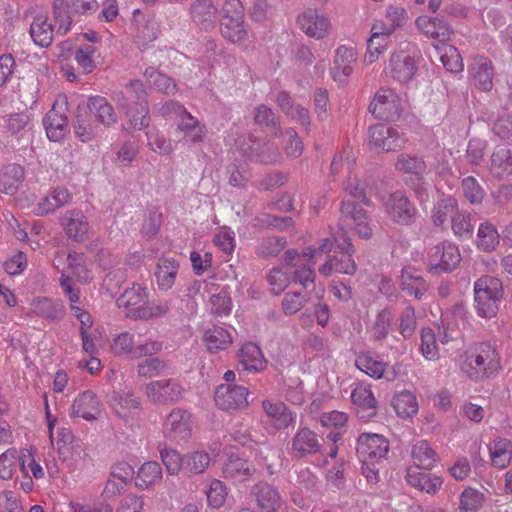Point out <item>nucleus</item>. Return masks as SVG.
Instances as JSON below:
<instances>
[{
	"label": "nucleus",
	"mask_w": 512,
	"mask_h": 512,
	"mask_svg": "<svg viewBox=\"0 0 512 512\" xmlns=\"http://www.w3.org/2000/svg\"><path fill=\"white\" fill-rule=\"evenodd\" d=\"M29 21L31 39L40 47H48L56 35L66 34L72 23L67 5L62 0L55 1L52 16L44 10L35 9L29 14Z\"/></svg>",
	"instance_id": "f257e3e1"
},
{
	"label": "nucleus",
	"mask_w": 512,
	"mask_h": 512,
	"mask_svg": "<svg viewBox=\"0 0 512 512\" xmlns=\"http://www.w3.org/2000/svg\"><path fill=\"white\" fill-rule=\"evenodd\" d=\"M459 366L470 379L479 380L496 375L501 369V357L489 342L475 343L459 357Z\"/></svg>",
	"instance_id": "f03ea898"
},
{
	"label": "nucleus",
	"mask_w": 512,
	"mask_h": 512,
	"mask_svg": "<svg viewBox=\"0 0 512 512\" xmlns=\"http://www.w3.org/2000/svg\"><path fill=\"white\" fill-rule=\"evenodd\" d=\"M421 54L415 45L401 43L390 55L385 73L399 83H408L414 79L419 69Z\"/></svg>",
	"instance_id": "7ed1b4c3"
},
{
	"label": "nucleus",
	"mask_w": 512,
	"mask_h": 512,
	"mask_svg": "<svg viewBox=\"0 0 512 512\" xmlns=\"http://www.w3.org/2000/svg\"><path fill=\"white\" fill-rule=\"evenodd\" d=\"M220 31L232 43L241 44L246 40L248 30L244 24V8L240 0H226L224 3Z\"/></svg>",
	"instance_id": "20e7f679"
},
{
	"label": "nucleus",
	"mask_w": 512,
	"mask_h": 512,
	"mask_svg": "<svg viewBox=\"0 0 512 512\" xmlns=\"http://www.w3.org/2000/svg\"><path fill=\"white\" fill-rule=\"evenodd\" d=\"M389 219L401 226H411L416 222L418 210L414 203L402 191L390 193L383 202Z\"/></svg>",
	"instance_id": "39448f33"
},
{
	"label": "nucleus",
	"mask_w": 512,
	"mask_h": 512,
	"mask_svg": "<svg viewBox=\"0 0 512 512\" xmlns=\"http://www.w3.org/2000/svg\"><path fill=\"white\" fill-rule=\"evenodd\" d=\"M371 114L383 121L393 122L400 118L403 111L402 100L390 88L379 89L369 105Z\"/></svg>",
	"instance_id": "423d86ee"
},
{
	"label": "nucleus",
	"mask_w": 512,
	"mask_h": 512,
	"mask_svg": "<svg viewBox=\"0 0 512 512\" xmlns=\"http://www.w3.org/2000/svg\"><path fill=\"white\" fill-rule=\"evenodd\" d=\"M339 227L350 228L364 239H369L373 233L368 214L359 204L352 201H342Z\"/></svg>",
	"instance_id": "0eeeda50"
},
{
	"label": "nucleus",
	"mask_w": 512,
	"mask_h": 512,
	"mask_svg": "<svg viewBox=\"0 0 512 512\" xmlns=\"http://www.w3.org/2000/svg\"><path fill=\"white\" fill-rule=\"evenodd\" d=\"M390 443L377 433H362L357 439L356 451L362 463H380L387 457Z\"/></svg>",
	"instance_id": "6e6552de"
},
{
	"label": "nucleus",
	"mask_w": 512,
	"mask_h": 512,
	"mask_svg": "<svg viewBox=\"0 0 512 512\" xmlns=\"http://www.w3.org/2000/svg\"><path fill=\"white\" fill-rule=\"evenodd\" d=\"M358 60V53L354 47L340 45L334 52L329 73L333 81L339 86L347 85L350 76L354 72V66Z\"/></svg>",
	"instance_id": "1a4fd4ad"
},
{
	"label": "nucleus",
	"mask_w": 512,
	"mask_h": 512,
	"mask_svg": "<svg viewBox=\"0 0 512 512\" xmlns=\"http://www.w3.org/2000/svg\"><path fill=\"white\" fill-rule=\"evenodd\" d=\"M299 29L308 37L316 40L326 38L332 30L329 16L318 9H307L297 17Z\"/></svg>",
	"instance_id": "9d476101"
},
{
	"label": "nucleus",
	"mask_w": 512,
	"mask_h": 512,
	"mask_svg": "<svg viewBox=\"0 0 512 512\" xmlns=\"http://www.w3.org/2000/svg\"><path fill=\"white\" fill-rule=\"evenodd\" d=\"M249 390L236 384H221L215 391L216 405L224 411H241L248 407Z\"/></svg>",
	"instance_id": "9b49d317"
},
{
	"label": "nucleus",
	"mask_w": 512,
	"mask_h": 512,
	"mask_svg": "<svg viewBox=\"0 0 512 512\" xmlns=\"http://www.w3.org/2000/svg\"><path fill=\"white\" fill-rule=\"evenodd\" d=\"M146 92L143 84L139 80L131 81L123 91L115 95V101L122 108H127L128 113L133 109V106H140L139 117L135 119L134 126L147 127L149 125L147 118V109L141 103L144 101Z\"/></svg>",
	"instance_id": "f8f14e48"
},
{
	"label": "nucleus",
	"mask_w": 512,
	"mask_h": 512,
	"mask_svg": "<svg viewBox=\"0 0 512 512\" xmlns=\"http://www.w3.org/2000/svg\"><path fill=\"white\" fill-rule=\"evenodd\" d=\"M145 393L152 402L167 404L179 401L184 396L185 389L179 380L167 378L148 383Z\"/></svg>",
	"instance_id": "ddd939ff"
},
{
	"label": "nucleus",
	"mask_w": 512,
	"mask_h": 512,
	"mask_svg": "<svg viewBox=\"0 0 512 512\" xmlns=\"http://www.w3.org/2000/svg\"><path fill=\"white\" fill-rule=\"evenodd\" d=\"M68 239L84 243L90 239L92 228L88 218L80 209L67 210L59 219Z\"/></svg>",
	"instance_id": "4468645a"
},
{
	"label": "nucleus",
	"mask_w": 512,
	"mask_h": 512,
	"mask_svg": "<svg viewBox=\"0 0 512 512\" xmlns=\"http://www.w3.org/2000/svg\"><path fill=\"white\" fill-rule=\"evenodd\" d=\"M458 247L449 241L434 246L429 253V270L433 272H450L460 263Z\"/></svg>",
	"instance_id": "2eb2a0df"
},
{
	"label": "nucleus",
	"mask_w": 512,
	"mask_h": 512,
	"mask_svg": "<svg viewBox=\"0 0 512 512\" xmlns=\"http://www.w3.org/2000/svg\"><path fill=\"white\" fill-rule=\"evenodd\" d=\"M164 436L174 442L187 441L192 435L191 415L181 408L173 409L163 424Z\"/></svg>",
	"instance_id": "dca6fc26"
},
{
	"label": "nucleus",
	"mask_w": 512,
	"mask_h": 512,
	"mask_svg": "<svg viewBox=\"0 0 512 512\" xmlns=\"http://www.w3.org/2000/svg\"><path fill=\"white\" fill-rule=\"evenodd\" d=\"M101 412L102 403L97 395L91 390H86L74 399L69 415L72 418L78 417L86 421H94L100 417Z\"/></svg>",
	"instance_id": "f3484780"
},
{
	"label": "nucleus",
	"mask_w": 512,
	"mask_h": 512,
	"mask_svg": "<svg viewBox=\"0 0 512 512\" xmlns=\"http://www.w3.org/2000/svg\"><path fill=\"white\" fill-rule=\"evenodd\" d=\"M249 141L246 143L245 140H237V146L244 155L250 158H256V160L265 164H274L281 158V154L278 148L271 143L259 144V141L252 139L249 135Z\"/></svg>",
	"instance_id": "a211bd4d"
},
{
	"label": "nucleus",
	"mask_w": 512,
	"mask_h": 512,
	"mask_svg": "<svg viewBox=\"0 0 512 512\" xmlns=\"http://www.w3.org/2000/svg\"><path fill=\"white\" fill-rule=\"evenodd\" d=\"M251 497L263 512H276L282 505V497L276 487L267 482H258L251 488Z\"/></svg>",
	"instance_id": "6ab92c4d"
},
{
	"label": "nucleus",
	"mask_w": 512,
	"mask_h": 512,
	"mask_svg": "<svg viewBox=\"0 0 512 512\" xmlns=\"http://www.w3.org/2000/svg\"><path fill=\"white\" fill-rule=\"evenodd\" d=\"M355 366L361 372L376 380L381 378L392 380L394 378V372L388 370V363L384 362L379 356L369 352L357 355Z\"/></svg>",
	"instance_id": "aec40b11"
},
{
	"label": "nucleus",
	"mask_w": 512,
	"mask_h": 512,
	"mask_svg": "<svg viewBox=\"0 0 512 512\" xmlns=\"http://www.w3.org/2000/svg\"><path fill=\"white\" fill-rule=\"evenodd\" d=\"M320 448L317 434L306 427L299 429L292 438L291 454L296 458L314 455Z\"/></svg>",
	"instance_id": "412c9836"
},
{
	"label": "nucleus",
	"mask_w": 512,
	"mask_h": 512,
	"mask_svg": "<svg viewBox=\"0 0 512 512\" xmlns=\"http://www.w3.org/2000/svg\"><path fill=\"white\" fill-rule=\"evenodd\" d=\"M400 288L409 296L420 300L428 291V284L420 271L408 266L404 267L401 271Z\"/></svg>",
	"instance_id": "4be33fe9"
},
{
	"label": "nucleus",
	"mask_w": 512,
	"mask_h": 512,
	"mask_svg": "<svg viewBox=\"0 0 512 512\" xmlns=\"http://www.w3.org/2000/svg\"><path fill=\"white\" fill-rule=\"evenodd\" d=\"M417 28L428 38L436 40V44H443L451 39L452 30L438 18L420 16L416 20Z\"/></svg>",
	"instance_id": "5701e85b"
},
{
	"label": "nucleus",
	"mask_w": 512,
	"mask_h": 512,
	"mask_svg": "<svg viewBox=\"0 0 512 512\" xmlns=\"http://www.w3.org/2000/svg\"><path fill=\"white\" fill-rule=\"evenodd\" d=\"M149 292L146 287L134 283L131 287L126 288L124 292L117 298L116 304L118 308L126 310V317L131 319L133 310L141 309L148 299Z\"/></svg>",
	"instance_id": "b1692460"
},
{
	"label": "nucleus",
	"mask_w": 512,
	"mask_h": 512,
	"mask_svg": "<svg viewBox=\"0 0 512 512\" xmlns=\"http://www.w3.org/2000/svg\"><path fill=\"white\" fill-rule=\"evenodd\" d=\"M238 365L244 371L260 372L266 367L261 349L254 343H245L238 352Z\"/></svg>",
	"instance_id": "393cba45"
},
{
	"label": "nucleus",
	"mask_w": 512,
	"mask_h": 512,
	"mask_svg": "<svg viewBox=\"0 0 512 512\" xmlns=\"http://www.w3.org/2000/svg\"><path fill=\"white\" fill-rule=\"evenodd\" d=\"M407 483L419 491L428 494L437 493L442 486V479L434 474L425 473L416 468H408L406 473Z\"/></svg>",
	"instance_id": "a878e982"
},
{
	"label": "nucleus",
	"mask_w": 512,
	"mask_h": 512,
	"mask_svg": "<svg viewBox=\"0 0 512 512\" xmlns=\"http://www.w3.org/2000/svg\"><path fill=\"white\" fill-rule=\"evenodd\" d=\"M254 472L255 469L253 465L236 455L228 456L222 469L223 476L234 482L246 481Z\"/></svg>",
	"instance_id": "bb28decb"
},
{
	"label": "nucleus",
	"mask_w": 512,
	"mask_h": 512,
	"mask_svg": "<svg viewBox=\"0 0 512 512\" xmlns=\"http://www.w3.org/2000/svg\"><path fill=\"white\" fill-rule=\"evenodd\" d=\"M178 270L179 263L174 258H159L155 270L158 288L162 291L171 289L175 283Z\"/></svg>",
	"instance_id": "cd10ccee"
},
{
	"label": "nucleus",
	"mask_w": 512,
	"mask_h": 512,
	"mask_svg": "<svg viewBox=\"0 0 512 512\" xmlns=\"http://www.w3.org/2000/svg\"><path fill=\"white\" fill-rule=\"evenodd\" d=\"M470 78L474 86L489 91L493 86V68L491 62L484 58H476L470 69Z\"/></svg>",
	"instance_id": "c85d7f7f"
},
{
	"label": "nucleus",
	"mask_w": 512,
	"mask_h": 512,
	"mask_svg": "<svg viewBox=\"0 0 512 512\" xmlns=\"http://www.w3.org/2000/svg\"><path fill=\"white\" fill-rule=\"evenodd\" d=\"M368 143L371 148L392 151L403 145L397 130H369Z\"/></svg>",
	"instance_id": "c756f323"
},
{
	"label": "nucleus",
	"mask_w": 512,
	"mask_h": 512,
	"mask_svg": "<svg viewBox=\"0 0 512 512\" xmlns=\"http://www.w3.org/2000/svg\"><path fill=\"white\" fill-rule=\"evenodd\" d=\"M353 404L358 406V414L361 418L371 417L376 414L377 401L370 387L358 384L351 393Z\"/></svg>",
	"instance_id": "7c9ffc66"
},
{
	"label": "nucleus",
	"mask_w": 512,
	"mask_h": 512,
	"mask_svg": "<svg viewBox=\"0 0 512 512\" xmlns=\"http://www.w3.org/2000/svg\"><path fill=\"white\" fill-rule=\"evenodd\" d=\"M26 462L24 452L15 448L8 449L0 455V478L11 479L18 468L26 472Z\"/></svg>",
	"instance_id": "2f4dec72"
},
{
	"label": "nucleus",
	"mask_w": 512,
	"mask_h": 512,
	"mask_svg": "<svg viewBox=\"0 0 512 512\" xmlns=\"http://www.w3.org/2000/svg\"><path fill=\"white\" fill-rule=\"evenodd\" d=\"M112 407L115 413L124 421L141 410L140 398L129 392H115L112 398Z\"/></svg>",
	"instance_id": "473e14b6"
},
{
	"label": "nucleus",
	"mask_w": 512,
	"mask_h": 512,
	"mask_svg": "<svg viewBox=\"0 0 512 512\" xmlns=\"http://www.w3.org/2000/svg\"><path fill=\"white\" fill-rule=\"evenodd\" d=\"M489 171L492 176L506 179L512 176V152L507 148H497L491 155Z\"/></svg>",
	"instance_id": "72a5a7b5"
},
{
	"label": "nucleus",
	"mask_w": 512,
	"mask_h": 512,
	"mask_svg": "<svg viewBox=\"0 0 512 512\" xmlns=\"http://www.w3.org/2000/svg\"><path fill=\"white\" fill-rule=\"evenodd\" d=\"M413 466L410 468L430 470L438 461L437 453L430 447L427 441L415 443L411 449Z\"/></svg>",
	"instance_id": "f704fd0d"
},
{
	"label": "nucleus",
	"mask_w": 512,
	"mask_h": 512,
	"mask_svg": "<svg viewBox=\"0 0 512 512\" xmlns=\"http://www.w3.org/2000/svg\"><path fill=\"white\" fill-rule=\"evenodd\" d=\"M31 311L36 316L49 321H58L64 315V307L61 303L46 297H37L31 303Z\"/></svg>",
	"instance_id": "c9c22d12"
},
{
	"label": "nucleus",
	"mask_w": 512,
	"mask_h": 512,
	"mask_svg": "<svg viewBox=\"0 0 512 512\" xmlns=\"http://www.w3.org/2000/svg\"><path fill=\"white\" fill-rule=\"evenodd\" d=\"M203 340L210 352H218L227 349L232 344L233 336L229 329L213 326L205 331Z\"/></svg>",
	"instance_id": "e433bc0d"
},
{
	"label": "nucleus",
	"mask_w": 512,
	"mask_h": 512,
	"mask_svg": "<svg viewBox=\"0 0 512 512\" xmlns=\"http://www.w3.org/2000/svg\"><path fill=\"white\" fill-rule=\"evenodd\" d=\"M267 417L276 429H284L293 421V415L283 402L273 403L265 400L262 403Z\"/></svg>",
	"instance_id": "4c0bfd02"
},
{
	"label": "nucleus",
	"mask_w": 512,
	"mask_h": 512,
	"mask_svg": "<svg viewBox=\"0 0 512 512\" xmlns=\"http://www.w3.org/2000/svg\"><path fill=\"white\" fill-rule=\"evenodd\" d=\"M162 479V468L155 461L145 462L137 471L135 477V486L146 490L160 482Z\"/></svg>",
	"instance_id": "58836bf2"
},
{
	"label": "nucleus",
	"mask_w": 512,
	"mask_h": 512,
	"mask_svg": "<svg viewBox=\"0 0 512 512\" xmlns=\"http://www.w3.org/2000/svg\"><path fill=\"white\" fill-rule=\"evenodd\" d=\"M24 179V168L19 164H9L0 176V192L13 195Z\"/></svg>",
	"instance_id": "ea45409f"
},
{
	"label": "nucleus",
	"mask_w": 512,
	"mask_h": 512,
	"mask_svg": "<svg viewBox=\"0 0 512 512\" xmlns=\"http://www.w3.org/2000/svg\"><path fill=\"white\" fill-rule=\"evenodd\" d=\"M433 46L439 55L441 63L448 71L452 73H459L463 71V59L457 48L446 44V42L441 45L434 44Z\"/></svg>",
	"instance_id": "a19ab883"
},
{
	"label": "nucleus",
	"mask_w": 512,
	"mask_h": 512,
	"mask_svg": "<svg viewBox=\"0 0 512 512\" xmlns=\"http://www.w3.org/2000/svg\"><path fill=\"white\" fill-rule=\"evenodd\" d=\"M491 464L495 468L504 469L512 460V443L507 439H498L489 446Z\"/></svg>",
	"instance_id": "79ce46f5"
},
{
	"label": "nucleus",
	"mask_w": 512,
	"mask_h": 512,
	"mask_svg": "<svg viewBox=\"0 0 512 512\" xmlns=\"http://www.w3.org/2000/svg\"><path fill=\"white\" fill-rule=\"evenodd\" d=\"M68 103L63 96L58 97L43 119L44 128H65L67 125Z\"/></svg>",
	"instance_id": "37998d69"
},
{
	"label": "nucleus",
	"mask_w": 512,
	"mask_h": 512,
	"mask_svg": "<svg viewBox=\"0 0 512 512\" xmlns=\"http://www.w3.org/2000/svg\"><path fill=\"white\" fill-rule=\"evenodd\" d=\"M88 107L97 119L98 124L111 126L116 122L114 110L105 98L100 96L91 97L89 99Z\"/></svg>",
	"instance_id": "c03bdc74"
},
{
	"label": "nucleus",
	"mask_w": 512,
	"mask_h": 512,
	"mask_svg": "<svg viewBox=\"0 0 512 512\" xmlns=\"http://www.w3.org/2000/svg\"><path fill=\"white\" fill-rule=\"evenodd\" d=\"M458 211V202L451 196L444 197L437 201L432 210L431 220L437 227L443 226L448 217L452 216Z\"/></svg>",
	"instance_id": "a18cd8bd"
},
{
	"label": "nucleus",
	"mask_w": 512,
	"mask_h": 512,
	"mask_svg": "<svg viewBox=\"0 0 512 512\" xmlns=\"http://www.w3.org/2000/svg\"><path fill=\"white\" fill-rule=\"evenodd\" d=\"M169 311V304L165 300L148 301L146 300L141 309L133 310L132 320H149L165 316Z\"/></svg>",
	"instance_id": "49530a36"
},
{
	"label": "nucleus",
	"mask_w": 512,
	"mask_h": 512,
	"mask_svg": "<svg viewBox=\"0 0 512 512\" xmlns=\"http://www.w3.org/2000/svg\"><path fill=\"white\" fill-rule=\"evenodd\" d=\"M392 405L397 415L402 418L411 417L418 411L415 395L407 390L395 394L392 399Z\"/></svg>",
	"instance_id": "de8ad7c7"
},
{
	"label": "nucleus",
	"mask_w": 512,
	"mask_h": 512,
	"mask_svg": "<svg viewBox=\"0 0 512 512\" xmlns=\"http://www.w3.org/2000/svg\"><path fill=\"white\" fill-rule=\"evenodd\" d=\"M277 102L282 111L291 118L296 119L299 124H309V114L307 109L300 105H295L293 99L286 92H281L278 94Z\"/></svg>",
	"instance_id": "09e8293b"
},
{
	"label": "nucleus",
	"mask_w": 512,
	"mask_h": 512,
	"mask_svg": "<svg viewBox=\"0 0 512 512\" xmlns=\"http://www.w3.org/2000/svg\"><path fill=\"white\" fill-rule=\"evenodd\" d=\"M160 112L162 115H169L180 119L181 124L178 128L190 129L197 128L199 125L198 120L195 119L189 112H187L186 109L178 102L169 101L165 103L161 107Z\"/></svg>",
	"instance_id": "8fccbe9b"
},
{
	"label": "nucleus",
	"mask_w": 512,
	"mask_h": 512,
	"mask_svg": "<svg viewBox=\"0 0 512 512\" xmlns=\"http://www.w3.org/2000/svg\"><path fill=\"white\" fill-rule=\"evenodd\" d=\"M500 242V235L496 227L489 223H481L477 233V245L478 248L490 252L496 249Z\"/></svg>",
	"instance_id": "3c124183"
},
{
	"label": "nucleus",
	"mask_w": 512,
	"mask_h": 512,
	"mask_svg": "<svg viewBox=\"0 0 512 512\" xmlns=\"http://www.w3.org/2000/svg\"><path fill=\"white\" fill-rule=\"evenodd\" d=\"M167 369V363L159 357H148L136 365L137 376L144 379H150L164 374Z\"/></svg>",
	"instance_id": "603ef678"
},
{
	"label": "nucleus",
	"mask_w": 512,
	"mask_h": 512,
	"mask_svg": "<svg viewBox=\"0 0 512 512\" xmlns=\"http://www.w3.org/2000/svg\"><path fill=\"white\" fill-rule=\"evenodd\" d=\"M395 169L401 173L423 176L427 166L423 158L409 154H400L395 162Z\"/></svg>",
	"instance_id": "864d4df0"
},
{
	"label": "nucleus",
	"mask_w": 512,
	"mask_h": 512,
	"mask_svg": "<svg viewBox=\"0 0 512 512\" xmlns=\"http://www.w3.org/2000/svg\"><path fill=\"white\" fill-rule=\"evenodd\" d=\"M474 293L475 295H483L486 296H494V297H503L504 289L502 281L490 275H485L479 278L474 283Z\"/></svg>",
	"instance_id": "5fc2aeb1"
},
{
	"label": "nucleus",
	"mask_w": 512,
	"mask_h": 512,
	"mask_svg": "<svg viewBox=\"0 0 512 512\" xmlns=\"http://www.w3.org/2000/svg\"><path fill=\"white\" fill-rule=\"evenodd\" d=\"M147 82L158 91L166 94H174L177 91V85L170 77L160 73L154 68H147L144 72Z\"/></svg>",
	"instance_id": "6e6d98bb"
},
{
	"label": "nucleus",
	"mask_w": 512,
	"mask_h": 512,
	"mask_svg": "<svg viewBox=\"0 0 512 512\" xmlns=\"http://www.w3.org/2000/svg\"><path fill=\"white\" fill-rule=\"evenodd\" d=\"M111 350L116 356L128 355L132 359L135 355L136 344L134 335L128 331H123L113 337L111 342Z\"/></svg>",
	"instance_id": "4d7b16f0"
},
{
	"label": "nucleus",
	"mask_w": 512,
	"mask_h": 512,
	"mask_svg": "<svg viewBox=\"0 0 512 512\" xmlns=\"http://www.w3.org/2000/svg\"><path fill=\"white\" fill-rule=\"evenodd\" d=\"M451 227L454 235L460 239H470L474 232L471 216L464 211L458 210L456 214L452 216Z\"/></svg>",
	"instance_id": "13d9d810"
},
{
	"label": "nucleus",
	"mask_w": 512,
	"mask_h": 512,
	"mask_svg": "<svg viewBox=\"0 0 512 512\" xmlns=\"http://www.w3.org/2000/svg\"><path fill=\"white\" fill-rule=\"evenodd\" d=\"M159 452L168 474L178 475L181 470H184L185 456H182L175 449L168 447L161 448Z\"/></svg>",
	"instance_id": "bf43d9fd"
},
{
	"label": "nucleus",
	"mask_w": 512,
	"mask_h": 512,
	"mask_svg": "<svg viewBox=\"0 0 512 512\" xmlns=\"http://www.w3.org/2000/svg\"><path fill=\"white\" fill-rule=\"evenodd\" d=\"M503 297H494L486 295H475V309L482 318L491 319L496 316L499 310V304Z\"/></svg>",
	"instance_id": "052dcab7"
},
{
	"label": "nucleus",
	"mask_w": 512,
	"mask_h": 512,
	"mask_svg": "<svg viewBox=\"0 0 512 512\" xmlns=\"http://www.w3.org/2000/svg\"><path fill=\"white\" fill-rule=\"evenodd\" d=\"M484 498L483 493L468 487L459 496V510L461 512H475L482 506Z\"/></svg>",
	"instance_id": "680f3d73"
},
{
	"label": "nucleus",
	"mask_w": 512,
	"mask_h": 512,
	"mask_svg": "<svg viewBox=\"0 0 512 512\" xmlns=\"http://www.w3.org/2000/svg\"><path fill=\"white\" fill-rule=\"evenodd\" d=\"M97 49L93 44H84L75 52V60L85 73L92 72L96 67Z\"/></svg>",
	"instance_id": "e2e57ef3"
},
{
	"label": "nucleus",
	"mask_w": 512,
	"mask_h": 512,
	"mask_svg": "<svg viewBox=\"0 0 512 512\" xmlns=\"http://www.w3.org/2000/svg\"><path fill=\"white\" fill-rule=\"evenodd\" d=\"M215 13V7L207 0L200 1L192 7V17L194 21L202 23L206 29L213 26Z\"/></svg>",
	"instance_id": "0e129e2a"
},
{
	"label": "nucleus",
	"mask_w": 512,
	"mask_h": 512,
	"mask_svg": "<svg viewBox=\"0 0 512 512\" xmlns=\"http://www.w3.org/2000/svg\"><path fill=\"white\" fill-rule=\"evenodd\" d=\"M398 331L403 339L407 340L412 337L416 328L417 321L415 309L412 306H406L398 317Z\"/></svg>",
	"instance_id": "69168bd1"
},
{
	"label": "nucleus",
	"mask_w": 512,
	"mask_h": 512,
	"mask_svg": "<svg viewBox=\"0 0 512 512\" xmlns=\"http://www.w3.org/2000/svg\"><path fill=\"white\" fill-rule=\"evenodd\" d=\"M210 463V456L205 451H194L185 455L184 470L192 474L203 473Z\"/></svg>",
	"instance_id": "338daca9"
},
{
	"label": "nucleus",
	"mask_w": 512,
	"mask_h": 512,
	"mask_svg": "<svg viewBox=\"0 0 512 512\" xmlns=\"http://www.w3.org/2000/svg\"><path fill=\"white\" fill-rule=\"evenodd\" d=\"M285 237L271 236L263 239L258 246V255L267 258L277 256L286 246Z\"/></svg>",
	"instance_id": "774afa93"
}]
</instances>
